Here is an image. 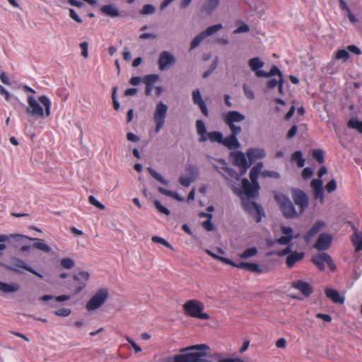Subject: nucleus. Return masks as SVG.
Here are the masks:
<instances>
[{"label":"nucleus","instance_id":"obj_1","mask_svg":"<svg viewBox=\"0 0 362 362\" xmlns=\"http://www.w3.org/2000/svg\"><path fill=\"white\" fill-rule=\"evenodd\" d=\"M25 112L30 118V122L33 119L49 117L51 114V101L45 95L40 96L37 100L33 96L29 95Z\"/></svg>","mask_w":362,"mask_h":362},{"label":"nucleus","instance_id":"obj_2","mask_svg":"<svg viewBox=\"0 0 362 362\" xmlns=\"http://www.w3.org/2000/svg\"><path fill=\"white\" fill-rule=\"evenodd\" d=\"M262 167L263 164L259 163L251 169L250 173V178L252 181V183H250L247 178L243 180V188L247 197H255L257 196L258 190L259 188V184L257 182V177Z\"/></svg>","mask_w":362,"mask_h":362},{"label":"nucleus","instance_id":"obj_3","mask_svg":"<svg viewBox=\"0 0 362 362\" xmlns=\"http://www.w3.org/2000/svg\"><path fill=\"white\" fill-rule=\"evenodd\" d=\"M275 199L286 218H295L299 216L298 211L296 210L292 202L286 195L281 193H276Z\"/></svg>","mask_w":362,"mask_h":362},{"label":"nucleus","instance_id":"obj_4","mask_svg":"<svg viewBox=\"0 0 362 362\" xmlns=\"http://www.w3.org/2000/svg\"><path fill=\"white\" fill-rule=\"evenodd\" d=\"M183 308L186 314L190 317L200 320H208L209 315L204 313V304L197 300H190L183 305Z\"/></svg>","mask_w":362,"mask_h":362},{"label":"nucleus","instance_id":"obj_5","mask_svg":"<svg viewBox=\"0 0 362 362\" xmlns=\"http://www.w3.org/2000/svg\"><path fill=\"white\" fill-rule=\"evenodd\" d=\"M109 296V291L106 288L98 289L90 298L86 305L88 311H94L100 308L107 300Z\"/></svg>","mask_w":362,"mask_h":362},{"label":"nucleus","instance_id":"obj_6","mask_svg":"<svg viewBox=\"0 0 362 362\" xmlns=\"http://www.w3.org/2000/svg\"><path fill=\"white\" fill-rule=\"evenodd\" d=\"M168 107L162 101L156 103L153 118L155 122V132L158 133L163 128L167 117Z\"/></svg>","mask_w":362,"mask_h":362},{"label":"nucleus","instance_id":"obj_7","mask_svg":"<svg viewBox=\"0 0 362 362\" xmlns=\"http://www.w3.org/2000/svg\"><path fill=\"white\" fill-rule=\"evenodd\" d=\"M223 122L228 126L230 132L234 133H241L242 127L235 125V123L243 122L245 119V116L238 111H229L222 116Z\"/></svg>","mask_w":362,"mask_h":362},{"label":"nucleus","instance_id":"obj_8","mask_svg":"<svg viewBox=\"0 0 362 362\" xmlns=\"http://www.w3.org/2000/svg\"><path fill=\"white\" fill-rule=\"evenodd\" d=\"M206 354L204 352H192L178 354L174 357L173 362H213L208 359H204Z\"/></svg>","mask_w":362,"mask_h":362},{"label":"nucleus","instance_id":"obj_9","mask_svg":"<svg viewBox=\"0 0 362 362\" xmlns=\"http://www.w3.org/2000/svg\"><path fill=\"white\" fill-rule=\"evenodd\" d=\"M292 197L295 204L298 206L299 215L302 214L309 205V198L302 190L298 189H292Z\"/></svg>","mask_w":362,"mask_h":362},{"label":"nucleus","instance_id":"obj_10","mask_svg":"<svg viewBox=\"0 0 362 362\" xmlns=\"http://www.w3.org/2000/svg\"><path fill=\"white\" fill-rule=\"evenodd\" d=\"M230 156L233 159L234 165L240 168V175H244L251 165V163L247 162L245 153L241 151H234L231 152Z\"/></svg>","mask_w":362,"mask_h":362},{"label":"nucleus","instance_id":"obj_11","mask_svg":"<svg viewBox=\"0 0 362 362\" xmlns=\"http://www.w3.org/2000/svg\"><path fill=\"white\" fill-rule=\"evenodd\" d=\"M312 262L322 271L325 269V263L327 264L332 271H334L336 269L331 257L327 253H320L314 256L312 258Z\"/></svg>","mask_w":362,"mask_h":362},{"label":"nucleus","instance_id":"obj_12","mask_svg":"<svg viewBox=\"0 0 362 362\" xmlns=\"http://www.w3.org/2000/svg\"><path fill=\"white\" fill-rule=\"evenodd\" d=\"M176 62V59L173 54L168 51H163L159 55L158 64L160 71L168 69Z\"/></svg>","mask_w":362,"mask_h":362},{"label":"nucleus","instance_id":"obj_13","mask_svg":"<svg viewBox=\"0 0 362 362\" xmlns=\"http://www.w3.org/2000/svg\"><path fill=\"white\" fill-rule=\"evenodd\" d=\"M6 267L7 269L14 272H19L20 269H22L33 274L40 279L43 278L40 274L33 269L24 261L18 258H13L11 259V266H6Z\"/></svg>","mask_w":362,"mask_h":362},{"label":"nucleus","instance_id":"obj_14","mask_svg":"<svg viewBox=\"0 0 362 362\" xmlns=\"http://www.w3.org/2000/svg\"><path fill=\"white\" fill-rule=\"evenodd\" d=\"M11 237L16 238L18 240L21 239H27L30 241H35V243L33 244V247L34 248L40 250L46 253H49L51 252L50 247L45 243L44 240L30 238L28 236L21 234L11 235Z\"/></svg>","mask_w":362,"mask_h":362},{"label":"nucleus","instance_id":"obj_15","mask_svg":"<svg viewBox=\"0 0 362 362\" xmlns=\"http://www.w3.org/2000/svg\"><path fill=\"white\" fill-rule=\"evenodd\" d=\"M250 197H248V198L243 199V207L250 214H257L258 216L257 221L259 222L263 214V210L259 204L250 199Z\"/></svg>","mask_w":362,"mask_h":362},{"label":"nucleus","instance_id":"obj_16","mask_svg":"<svg viewBox=\"0 0 362 362\" xmlns=\"http://www.w3.org/2000/svg\"><path fill=\"white\" fill-rule=\"evenodd\" d=\"M281 231L282 235L276 239V243L282 245H288L293 239L299 236V234L294 235L293 228L289 226H281Z\"/></svg>","mask_w":362,"mask_h":362},{"label":"nucleus","instance_id":"obj_17","mask_svg":"<svg viewBox=\"0 0 362 362\" xmlns=\"http://www.w3.org/2000/svg\"><path fill=\"white\" fill-rule=\"evenodd\" d=\"M310 185L313 191L314 198L319 199L321 204H324L325 196L322 180L320 179H313Z\"/></svg>","mask_w":362,"mask_h":362},{"label":"nucleus","instance_id":"obj_18","mask_svg":"<svg viewBox=\"0 0 362 362\" xmlns=\"http://www.w3.org/2000/svg\"><path fill=\"white\" fill-rule=\"evenodd\" d=\"M240 133H234L231 132V134L228 136L223 137L221 141V144L230 150H235L240 147V144L237 139V136Z\"/></svg>","mask_w":362,"mask_h":362},{"label":"nucleus","instance_id":"obj_19","mask_svg":"<svg viewBox=\"0 0 362 362\" xmlns=\"http://www.w3.org/2000/svg\"><path fill=\"white\" fill-rule=\"evenodd\" d=\"M332 240V238L329 234L322 233L318 237L317 240L314 245V247L317 249L318 250H327L331 245Z\"/></svg>","mask_w":362,"mask_h":362},{"label":"nucleus","instance_id":"obj_20","mask_svg":"<svg viewBox=\"0 0 362 362\" xmlns=\"http://www.w3.org/2000/svg\"><path fill=\"white\" fill-rule=\"evenodd\" d=\"M246 156L252 164L255 160L264 158L266 153L263 148H252L247 151Z\"/></svg>","mask_w":362,"mask_h":362},{"label":"nucleus","instance_id":"obj_21","mask_svg":"<svg viewBox=\"0 0 362 362\" xmlns=\"http://www.w3.org/2000/svg\"><path fill=\"white\" fill-rule=\"evenodd\" d=\"M192 100L194 104L197 105L202 113L205 116L209 115V112L205 103L204 102L201 93L199 89L194 90L192 92Z\"/></svg>","mask_w":362,"mask_h":362},{"label":"nucleus","instance_id":"obj_22","mask_svg":"<svg viewBox=\"0 0 362 362\" xmlns=\"http://www.w3.org/2000/svg\"><path fill=\"white\" fill-rule=\"evenodd\" d=\"M235 267H237L240 269H246L252 272L261 274L263 272V269L260 267V266L256 263H247V262H240L239 264H231Z\"/></svg>","mask_w":362,"mask_h":362},{"label":"nucleus","instance_id":"obj_23","mask_svg":"<svg viewBox=\"0 0 362 362\" xmlns=\"http://www.w3.org/2000/svg\"><path fill=\"white\" fill-rule=\"evenodd\" d=\"M215 160L219 164V165L213 164V167L218 172L220 173L219 170L222 169L224 171H226L230 176L236 178L237 180L239 179V175L235 172L234 170L229 168L228 167L227 163L226 162V160L224 159L221 158V159H217Z\"/></svg>","mask_w":362,"mask_h":362},{"label":"nucleus","instance_id":"obj_24","mask_svg":"<svg viewBox=\"0 0 362 362\" xmlns=\"http://www.w3.org/2000/svg\"><path fill=\"white\" fill-rule=\"evenodd\" d=\"M293 287L298 289L303 294L306 296H310L313 293V288L310 284L302 281H297L293 283Z\"/></svg>","mask_w":362,"mask_h":362},{"label":"nucleus","instance_id":"obj_25","mask_svg":"<svg viewBox=\"0 0 362 362\" xmlns=\"http://www.w3.org/2000/svg\"><path fill=\"white\" fill-rule=\"evenodd\" d=\"M325 294L327 298L331 299L335 303L343 304L344 303V297L341 296L335 289L327 288L325 290Z\"/></svg>","mask_w":362,"mask_h":362},{"label":"nucleus","instance_id":"obj_26","mask_svg":"<svg viewBox=\"0 0 362 362\" xmlns=\"http://www.w3.org/2000/svg\"><path fill=\"white\" fill-rule=\"evenodd\" d=\"M248 65L251 70L255 73L257 77L258 72H264V71L260 70L264 65V62L261 60L259 57H254L248 61Z\"/></svg>","mask_w":362,"mask_h":362},{"label":"nucleus","instance_id":"obj_27","mask_svg":"<svg viewBox=\"0 0 362 362\" xmlns=\"http://www.w3.org/2000/svg\"><path fill=\"white\" fill-rule=\"evenodd\" d=\"M325 223L323 221H317L311 229L305 235V240L307 243L310 242V240L318 233L320 232L322 228L325 226Z\"/></svg>","mask_w":362,"mask_h":362},{"label":"nucleus","instance_id":"obj_28","mask_svg":"<svg viewBox=\"0 0 362 362\" xmlns=\"http://www.w3.org/2000/svg\"><path fill=\"white\" fill-rule=\"evenodd\" d=\"M21 289V286L17 283L7 284L0 281V291L4 293H12L18 292Z\"/></svg>","mask_w":362,"mask_h":362},{"label":"nucleus","instance_id":"obj_29","mask_svg":"<svg viewBox=\"0 0 362 362\" xmlns=\"http://www.w3.org/2000/svg\"><path fill=\"white\" fill-rule=\"evenodd\" d=\"M220 0H206L203 6L202 10L208 13H212L219 6Z\"/></svg>","mask_w":362,"mask_h":362},{"label":"nucleus","instance_id":"obj_30","mask_svg":"<svg viewBox=\"0 0 362 362\" xmlns=\"http://www.w3.org/2000/svg\"><path fill=\"white\" fill-rule=\"evenodd\" d=\"M196 127L197 134L199 136V141H206V134H207L209 132H206V128L204 122L202 120H197L196 122Z\"/></svg>","mask_w":362,"mask_h":362},{"label":"nucleus","instance_id":"obj_31","mask_svg":"<svg viewBox=\"0 0 362 362\" xmlns=\"http://www.w3.org/2000/svg\"><path fill=\"white\" fill-rule=\"evenodd\" d=\"M351 240L355 246L356 251L358 252L362 250V233L358 229H354V233L351 236Z\"/></svg>","mask_w":362,"mask_h":362},{"label":"nucleus","instance_id":"obj_32","mask_svg":"<svg viewBox=\"0 0 362 362\" xmlns=\"http://www.w3.org/2000/svg\"><path fill=\"white\" fill-rule=\"evenodd\" d=\"M101 12L110 17H117L119 16V11L115 6L112 4L105 5L101 8Z\"/></svg>","mask_w":362,"mask_h":362},{"label":"nucleus","instance_id":"obj_33","mask_svg":"<svg viewBox=\"0 0 362 362\" xmlns=\"http://www.w3.org/2000/svg\"><path fill=\"white\" fill-rule=\"evenodd\" d=\"M303 257H304L303 252H292L290 255H288L287 257L286 264L289 267H292L296 262L303 259Z\"/></svg>","mask_w":362,"mask_h":362},{"label":"nucleus","instance_id":"obj_34","mask_svg":"<svg viewBox=\"0 0 362 362\" xmlns=\"http://www.w3.org/2000/svg\"><path fill=\"white\" fill-rule=\"evenodd\" d=\"M206 141L209 140L211 142H217L221 144V141L223 139V134L220 132H210L207 134H206Z\"/></svg>","mask_w":362,"mask_h":362},{"label":"nucleus","instance_id":"obj_35","mask_svg":"<svg viewBox=\"0 0 362 362\" xmlns=\"http://www.w3.org/2000/svg\"><path fill=\"white\" fill-rule=\"evenodd\" d=\"M275 75H278L279 78H281V76H283L279 69L276 66H273L269 72L264 71L257 73V77L267 78Z\"/></svg>","mask_w":362,"mask_h":362},{"label":"nucleus","instance_id":"obj_36","mask_svg":"<svg viewBox=\"0 0 362 362\" xmlns=\"http://www.w3.org/2000/svg\"><path fill=\"white\" fill-rule=\"evenodd\" d=\"M158 191L161 194H165L168 197H173L179 202H182L184 200V198L182 197H181L180 194H178L177 193L170 191V190H168V189H166L162 187H158Z\"/></svg>","mask_w":362,"mask_h":362},{"label":"nucleus","instance_id":"obj_37","mask_svg":"<svg viewBox=\"0 0 362 362\" xmlns=\"http://www.w3.org/2000/svg\"><path fill=\"white\" fill-rule=\"evenodd\" d=\"M206 252L209 255L212 257L213 258H214L216 259H218V260H219V261H221V262H223V263H225L226 264H229V265L234 264V262H232L231 260H230L229 259L223 257L222 256H220L217 253L213 252L212 251H211L209 250H206Z\"/></svg>","mask_w":362,"mask_h":362},{"label":"nucleus","instance_id":"obj_38","mask_svg":"<svg viewBox=\"0 0 362 362\" xmlns=\"http://www.w3.org/2000/svg\"><path fill=\"white\" fill-rule=\"evenodd\" d=\"M347 125L349 128L356 129L358 132L362 133V122L357 119H350Z\"/></svg>","mask_w":362,"mask_h":362},{"label":"nucleus","instance_id":"obj_39","mask_svg":"<svg viewBox=\"0 0 362 362\" xmlns=\"http://www.w3.org/2000/svg\"><path fill=\"white\" fill-rule=\"evenodd\" d=\"M206 37L204 34L203 32L198 34L191 42L190 44V49H193L196 47H197L200 43L202 42L204 39H205Z\"/></svg>","mask_w":362,"mask_h":362},{"label":"nucleus","instance_id":"obj_40","mask_svg":"<svg viewBox=\"0 0 362 362\" xmlns=\"http://www.w3.org/2000/svg\"><path fill=\"white\" fill-rule=\"evenodd\" d=\"M293 161L297 162V165L299 168H303L305 165V160L302 157V153L300 151H296L291 156Z\"/></svg>","mask_w":362,"mask_h":362},{"label":"nucleus","instance_id":"obj_41","mask_svg":"<svg viewBox=\"0 0 362 362\" xmlns=\"http://www.w3.org/2000/svg\"><path fill=\"white\" fill-rule=\"evenodd\" d=\"M223 29L222 24H216L211 25L206 28L205 30L202 31L206 37L212 35L215 33L218 32V30Z\"/></svg>","mask_w":362,"mask_h":362},{"label":"nucleus","instance_id":"obj_42","mask_svg":"<svg viewBox=\"0 0 362 362\" xmlns=\"http://www.w3.org/2000/svg\"><path fill=\"white\" fill-rule=\"evenodd\" d=\"M258 252V250L256 247H252L246 249L242 254H240L239 256L240 258L243 259H247L249 257H252L255 256Z\"/></svg>","mask_w":362,"mask_h":362},{"label":"nucleus","instance_id":"obj_43","mask_svg":"<svg viewBox=\"0 0 362 362\" xmlns=\"http://www.w3.org/2000/svg\"><path fill=\"white\" fill-rule=\"evenodd\" d=\"M209 347L204 344H197L194 346H187L186 348H184L180 350L181 352L188 351H193V350H200V351H206L209 350Z\"/></svg>","mask_w":362,"mask_h":362},{"label":"nucleus","instance_id":"obj_44","mask_svg":"<svg viewBox=\"0 0 362 362\" xmlns=\"http://www.w3.org/2000/svg\"><path fill=\"white\" fill-rule=\"evenodd\" d=\"M60 265L66 269H71L75 266V262L69 257L62 258Z\"/></svg>","mask_w":362,"mask_h":362},{"label":"nucleus","instance_id":"obj_45","mask_svg":"<svg viewBox=\"0 0 362 362\" xmlns=\"http://www.w3.org/2000/svg\"><path fill=\"white\" fill-rule=\"evenodd\" d=\"M151 240L155 243H159V244H161L170 249H171L172 250H174L173 247L172 246V245L168 242L165 239L161 238V237H159V236H153L151 238Z\"/></svg>","mask_w":362,"mask_h":362},{"label":"nucleus","instance_id":"obj_46","mask_svg":"<svg viewBox=\"0 0 362 362\" xmlns=\"http://www.w3.org/2000/svg\"><path fill=\"white\" fill-rule=\"evenodd\" d=\"M350 55L346 49H339L334 54V59H343L344 61H346L349 58Z\"/></svg>","mask_w":362,"mask_h":362},{"label":"nucleus","instance_id":"obj_47","mask_svg":"<svg viewBox=\"0 0 362 362\" xmlns=\"http://www.w3.org/2000/svg\"><path fill=\"white\" fill-rule=\"evenodd\" d=\"M74 281H80L87 282L90 279V274L86 271L80 272L77 275H74L73 277Z\"/></svg>","mask_w":362,"mask_h":362},{"label":"nucleus","instance_id":"obj_48","mask_svg":"<svg viewBox=\"0 0 362 362\" xmlns=\"http://www.w3.org/2000/svg\"><path fill=\"white\" fill-rule=\"evenodd\" d=\"M148 171L155 179H156L158 181H159L162 184L165 185H167L168 184V182L165 179H164L162 175H160L155 170H153L152 168H148Z\"/></svg>","mask_w":362,"mask_h":362},{"label":"nucleus","instance_id":"obj_49","mask_svg":"<svg viewBox=\"0 0 362 362\" xmlns=\"http://www.w3.org/2000/svg\"><path fill=\"white\" fill-rule=\"evenodd\" d=\"M159 76L156 74L146 75L142 79V81L146 85H153L155 82L158 81Z\"/></svg>","mask_w":362,"mask_h":362},{"label":"nucleus","instance_id":"obj_50","mask_svg":"<svg viewBox=\"0 0 362 362\" xmlns=\"http://www.w3.org/2000/svg\"><path fill=\"white\" fill-rule=\"evenodd\" d=\"M154 206L158 212L167 216L170 214V210L164 206L160 202L156 200L154 202Z\"/></svg>","mask_w":362,"mask_h":362},{"label":"nucleus","instance_id":"obj_51","mask_svg":"<svg viewBox=\"0 0 362 362\" xmlns=\"http://www.w3.org/2000/svg\"><path fill=\"white\" fill-rule=\"evenodd\" d=\"M186 172L187 173L188 177L193 178V180H195L199 175L198 170L193 166H188L186 169Z\"/></svg>","mask_w":362,"mask_h":362},{"label":"nucleus","instance_id":"obj_52","mask_svg":"<svg viewBox=\"0 0 362 362\" xmlns=\"http://www.w3.org/2000/svg\"><path fill=\"white\" fill-rule=\"evenodd\" d=\"M313 157L320 163H324L323 151L320 149L314 150L313 151Z\"/></svg>","mask_w":362,"mask_h":362},{"label":"nucleus","instance_id":"obj_53","mask_svg":"<svg viewBox=\"0 0 362 362\" xmlns=\"http://www.w3.org/2000/svg\"><path fill=\"white\" fill-rule=\"evenodd\" d=\"M88 201L90 204L95 206V207L98 208L100 210H104L105 209V206L104 204L100 203L94 196H90L88 197Z\"/></svg>","mask_w":362,"mask_h":362},{"label":"nucleus","instance_id":"obj_54","mask_svg":"<svg viewBox=\"0 0 362 362\" xmlns=\"http://www.w3.org/2000/svg\"><path fill=\"white\" fill-rule=\"evenodd\" d=\"M71 313V310L69 308H60L54 311V314L59 317H67Z\"/></svg>","mask_w":362,"mask_h":362},{"label":"nucleus","instance_id":"obj_55","mask_svg":"<svg viewBox=\"0 0 362 362\" xmlns=\"http://www.w3.org/2000/svg\"><path fill=\"white\" fill-rule=\"evenodd\" d=\"M193 181V178L185 175L180 176L179 178L180 184L184 187H189Z\"/></svg>","mask_w":362,"mask_h":362},{"label":"nucleus","instance_id":"obj_56","mask_svg":"<svg viewBox=\"0 0 362 362\" xmlns=\"http://www.w3.org/2000/svg\"><path fill=\"white\" fill-rule=\"evenodd\" d=\"M155 12V8L151 4L145 5L142 10L141 11V13L143 15L152 14Z\"/></svg>","mask_w":362,"mask_h":362},{"label":"nucleus","instance_id":"obj_57","mask_svg":"<svg viewBox=\"0 0 362 362\" xmlns=\"http://www.w3.org/2000/svg\"><path fill=\"white\" fill-rule=\"evenodd\" d=\"M337 189V182L335 180H331L326 185L325 189L328 193L334 191Z\"/></svg>","mask_w":362,"mask_h":362},{"label":"nucleus","instance_id":"obj_58","mask_svg":"<svg viewBox=\"0 0 362 362\" xmlns=\"http://www.w3.org/2000/svg\"><path fill=\"white\" fill-rule=\"evenodd\" d=\"M80 47L81 48V54L84 58H87L88 56V43L87 42H83L80 44Z\"/></svg>","mask_w":362,"mask_h":362},{"label":"nucleus","instance_id":"obj_59","mask_svg":"<svg viewBox=\"0 0 362 362\" xmlns=\"http://www.w3.org/2000/svg\"><path fill=\"white\" fill-rule=\"evenodd\" d=\"M243 90H244L245 95L247 98L251 99V100L255 98V94H254L253 91L245 84L243 85Z\"/></svg>","mask_w":362,"mask_h":362},{"label":"nucleus","instance_id":"obj_60","mask_svg":"<svg viewBox=\"0 0 362 362\" xmlns=\"http://www.w3.org/2000/svg\"><path fill=\"white\" fill-rule=\"evenodd\" d=\"M202 226L207 231H211L214 229V226L213 223L211 222V219H207L206 221L202 223Z\"/></svg>","mask_w":362,"mask_h":362},{"label":"nucleus","instance_id":"obj_61","mask_svg":"<svg viewBox=\"0 0 362 362\" xmlns=\"http://www.w3.org/2000/svg\"><path fill=\"white\" fill-rule=\"evenodd\" d=\"M125 339L132 345L136 353L141 351V348L137 345L135 341L132 340L129 337H126Z\"/></svg>","mask_w":362,"mask_h":362},{"label":"nucleus","instance_id":"obj_62","mask_svg":"<svg viewBox=\"0 0 362 362\" xmlns=\"http://www.w3.org/2000/svg\"><path fill=\"white\" fill-rule=\"evenodd\" d=\"M298 127L296 125H293L287 133V139H292L296 135Z\"/></svg>","mask_w":362,"mask_h":362},{"label":"nucleus","instance_id":"obj_63","mask_svg":"<svg viewBox=\"0 0 362 362\" xmlns=\"http://www.w3.org/2000/svg\"><path fill=\"white\" fill-rule=\"evenodd\" d=\"M250 30V28L246 24H243L240 27H238L236 30H234V33H247Z\"/></svg>","mask_w":362,"mask_h":362},{"label":"nucleus","instance_id":"obj_64","mask_svg":"<svg viewBox=\"0 0 362 362\" xmlns=\"http://www.w3.org/2000/svg\"><path fill=\"white\" fill-rule=\"evenodd\" d=\"M313 173V172L312 169H310V168H305L303 169V170L302 172V177L304 179H308L312 176Z\"/></svg>","mask_w":362,"mask_h":362}]
</instances>
